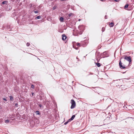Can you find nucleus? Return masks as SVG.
<instances>
[{"mask_svg":"<svg viewBox=\"0 0 134 134\" xmlns=\"http://www.w3.org/2000/svg\"><path fill=\"white\" fill-rule=\"evenodd\" d=\"M103 0H100V1H103Z\"/></svg>","mask_w":134,"mask_h":134,"instance_id":"35","label":"nucleus"},{"mask_svg":"<svg viewBox=\"0 0 134 134\" xmlns=\"http://www.w3.org/2000/svg\"><path fill=\"white\" fill-rule=\"evenodd\" d=\"M129 6V5L128 4H126V5L125 6L124 8L125 9H126V8H127Z\"/></svg>","mask_w":134,"mask_h":134,"instance_id":"14","label":"nucleus"},{"mask_svg":"<svg viewBox=\"0 0 134 134\" xmlns=\"http://www.w3.org/2000/svg\"><path fill=\"white\" fill-rule=\"evenodd\" d=\"M73 47L75 48L76 49H78V47H74V46H73Z\"/></svg>","mask_w":134,"mask_h":134,"instance_id":"24","label":"nucleus"},{"mask_svg":"<svg viewBox=\"0 0 134 134\" xmlns=\"http://www.w3.org/2000/svg\"><path fill=\"white\" fill-rule=\"evenodd\" d=\"M3 100H4L5 101H7V99H6V98H3Z\"/></svg>","mask_w":134,"mask_h":134,"instance_id":"26","label":"nucleus"},{"mask_svg":"<svg viewBox=\"0 0 134 134\" xmlns=\"http://www.w3.org/2000/svg\"><path fill=\"white\" fill-rule=\"evenodd\" d=\"M9 98L10 100L13 101V97L12 96H9Z\"/></svg>","mask_w":134,"mask_h":134,"instance_id":"13","label":"nucleus"},{"mask_svg":"<svg viewBox=\"0 0 134 134\" xmlns=\"http://www.w3.org/2000/svg\"><path fill=\"white\" fill-rule=\"evenodd\" d=\"M71 105L70 108L71 109H73L75 108L76 105L75 102L73 99H71Z\"/></svg>","mask_w":134,"mask_h":134,"instance_id":"4","label":"nucleus"},{"mask_svg":"<svg viewBox=\"0 0 134 134\" xmlns=\"http://www.w3.org/2000/svg\"><path fill=\"white\" fill-rule=\"evenodd\" d=\"M31 87L32 88H34V86L33 85H31Z\"/></svg>","mask_w":134,"mask_h":134,"instance_id":"25","label":"nucleus"},{"mask_svg":"<svg viewBox=\"0 0 134 134\" xmlns=\"http://www.w3.org/2000/svg\"><path fill=\"white\" fill-rule=\"evenodd\" d=\"M66 37L65 34H63L62 35V40H66Z\"/></svg>","mask_w":134,"mask_h":134,"instance_id":"7","label":"nucleus"},{"mask_svg":"<svg viewBox=\"0 0 134 134\" xmlns=\"http://www.w3.org/2000/svg\"><path fill=\"white\" fill-rule=\"evenodd\" d=\"M36 115H39L40 114V112L39 111H36Z\"/></svg>","mask_w":134,"mask_h":134,"instance_id":"15","label":"nucleus"},{"mask_svg":"<svg viewBox=\"0 0 134 134\" xmlns=\"http://www.w3.org/2000/svg\"><path fill=\"white\" fill-rule=\"evenodd\" d=\"M81 20V19H79V20H78V21H80Z\"/></svg>","mask_w":134,"mask_h":134,"instance_id":"34","label":"nucleus"},{"mask_svg":"<svg viewBox=\"0 0 134 134\" xmlns=\"http://www.w3.org/2000/svg\"><path fill=\"white\" fill-rule=\"evenodd\" d=\"M56 6H54L53 8V10H54L56 9Z\"/></svg>","mask_w":134,"mask_h":134,"instance_id":"21","label":"nucleus"},{"mask_svg":"<svg viewBox=\"0 0 134 134\" xmlns=\"http://www.w3.org/2000/svg\"><path fill=\"white\" fill-rule=\"evenodd\" d=\"M105 30V28L104 27H103L102 29V31L103 32H104Z\"/></svg>","mask_w":134,"mask_h":134,"instance_id":"19","label":"nucleus"},{"mask_svg":"<svg viewBox=\"0 0 134 134\" xmlns=\"http://www.w3.org/2000/svg\"><path fill=\"white\" fill-rule=\"evenodd\" d=\"M116 2H118L120 1V0H114Z\"/></svg>","mask_w":134,"mask_h":134,"instance_id":"28","label":"nucleus"},{"mask_svg":"<svg viewBox=\"0 0 134 134\" xmlns=\"http://www.w3.org/2000/svg\"><path fill=\"white\" fill-rule=\"evenodd\" d=\"M6 29L7 30H9V31H10L12 30V28L10 25H7L6 26Z\"/></svg>","mask_w":134,"mask_h":134,"instance_id":"6","label":"nucleus"},{"mask_svg":"<svg viewBox=\"0 0 134 134\" xmlns=\"http://www.w3.org/2000/svg\"><path fill=\"white\" fill-rule=\"evenodd\" d=\"M78 28L79 30V33L81 35L85 29V26L83 25L79 26L78 27Z\"/></svg>","mask_w":134,"mask_h":134,"instance_id":"2","label":"nucleus"},{"mask_svg":"<svg viewBox=\"0 0 134 134\" xmlns=\"http://www.w3.org/2000/svg\"><path fill=\"white\" fill-rule=\"evenodd\" d=\"M59 20L61 22H63V21L64 18L63 17H61L60 18Z\"/></svg>","mask_w":134,"mask_h":134,"instance_id":"11","label":"nucleus"},{"mask_svg":"<svg viewBox=\"0 0 134 134\" xmlns=\"http://www.w3.org/2000/svg\"><path fill=\"white\" fill-rule=\"evenodd\" d=\"M30 44L29 43V42H27V44H26V46H30Z\"/></svg>","mask_w":134,"mask_h":134,"instance_id":"23","label":"nucleus"},{"mask_svg":"<svg viewBox=\"0 0 134 134\" xmlns=\"http://www.w3.org/2000/svg\"><path fill=\"white\" fill-rule=\"evenodd\" d=\"M34 12L35 13H37L38 12L37 11H35Z\"/></svg>","mask_w":134,"mask_h":134,"instance_id":"30","label":"nucleus"},{"mask_svg":"<svg viewBox=\"0 0 134 134\" xmlns=\"http://www.w3.org/2000/svg\"><path fill=\"white\" fill-rule=\"evenodd\" d=\"M73 14L70 13L68 14V16L69 17H71Z\"/></svg>","mask_w":134,"mask_h":134,"instance_id":"20","label":"nucleus"},{"mask_svg":"<svg viewBox=\"0 0 134 134\" xmlns=\"http://www.w3.org/2000/svg\"><path fill=\"white\" fill-rule=\"evenodd\" d=\"M101 56L103 58L108 56L109 54L108 52L107 51L104 52L101 54Z\"/></svg>","mask_w":134,"mask_h":134,"instance_id":"3","label":"nucleus"},{"mask_svg":"<svg viewBox=\"0 0 134 134\" xmlns=\"http://www.w3.org/2000/svg\"><path fill=\"white\" fill-rule=\"evenodd\" d=\"M70 122V121H69V120L65 122L64 123V124L65 125H66L69 122Z\"/></svg>","mask_w":134,"mask_h":134,"instance_id":"18","label":"nucleus"},{"mask_svg":"<svg viewBox=\"0 0 134 134\" xmlns=\"http://www.w3.org/2000/svg\"><path fill=\"white\" fill-rule=\"evenodd\" d=\"M114 23L113 22H111L109 24V26L110 27H113L114 26Z\"/></svg>","mask_w":134,"mask_h":134,"instance_id":"10","label":"nucleus"},{"mask_svg":"<svg viewBox=\"0 0 134 134\" xmlns=\"http://www.w3.org/2000/svg\"><path fill=\"white\" fill-rule=\"evenodd\" d=\"M8 3V2L7 1H3V2H2V4H1V5H2V4H5L6 5H7Z\"/></svg>","mask_w":134,"mask_h":134,"instance_id":"9","label":"nucleus"},{"mask_svg":"<svg viewBox=\"0 0 134 134\" xmlns=\"http://www.w3.org/2000/svg\"><path fill=\"white\" fill-rule=\"evenodd\" d=\"M76 45L77 46H78V47H80V43H77Z\"/></svg>","mask_w":134,"mask_h":134,"instance_id":"22","label":"nucleus"},{"mask_svg":"<svg viewBox=\"0 0 134 134\" xmlns=\"http://www.w3.org/2000/svg\"><path fill=\"white\" fill-rule=\"evenodd\" d=\"M75 115H73L71 118L69 119V121H71L73 120L74 118L75 117Z\"/></svg>","mask_w":134,"mask_h":134,"instance_id":"8","label":"nucleus"},{"mask_svg":"<svg viewBox=\"0 0 134 134\" xmlns=\"http://www.w3.org/2000/svg\"><path fill=\"white\" fill-rule=\"evenodd\" d=\"M125 73V72H124L123 73Z\"/></svg>","mask_w":134,"mask_h":134,"instance_id":"36","label":"nucleus"},{"mask_svg":"<svg viewBox=\"0 0 134 134\" xmlns=\"http://www.w3.org/2000/svg\"><path fill=\"white\" fill-rule=\"evenodd\" d=\"M96 64L98 67H99L100 66V64L99 63H96Z\"/></svg>","mask_w":134,"mask_h":134,"instance_id":"12","label":"nucleus"},{"mask_svg":"<svg viewBox=\"0 0 134 134\" xmlns=\"http://www.w3.org/2000/svg\"><path fill=\"white\" fill-rule=\"evenodd\" d=\"M105 19H107V16L106 15H105Z\"/></svg>","mask_w":134,"mask_h":134,"instance_id":"31","label":"nucleus"},{"mask_svg":"<svg viewBox=\"0 0 134 134\" xmlns=\"http://www.w3.org/2000/svg\"><path fill=\"white\" fill-rule=\"evenodd\" d=\"M98 60V58H97V61L98 62L99 61V60Z\"/></svg>","mask_w":134,"mask_h":134,"instance_id":"33","label":"nucleus"},{"mask_svg":"<svg viewBox=\"0 0 134 134\" xmlns=\"http://www.w3.org/2000/svg\"><path fill=\"white\" fill-rule=\"evenodd\" d=\"M18 104L17 103H16L15 104V106L16 107H18Z\"/></svg>","mask_w":134,"mask_h":134,"instance_id":"27","label":"nucleus"},{"mask_svg":"<svg viewBox=\"0 0 134 134\" xmlns=\"http://www.w3.org/2000/svg\"><path fill=\"white\" fill-rule=\"evenodd\" d=\"M41 16L40 15H39V16H37V17H36L35 18V19H40L41 18Z\"/></svg>","mask_w":134,"mask_h":134,"instance_id":"16","label":"nucleus"},{"mask_svg":"<svg viewBox=\"0 0 134 134\" xmlns=\"http://www.w3.org/2000/svg\"><path fill=\"white\" fill-rule=\"evenodd\" d=\"M123 57L121 58L120 59V62L119 63V66L120 68L121 69H124L126 68L125 66L121 62V59Z\"/></svg>","mask_w":134,"mask_h":134,"instance_id":"1","label":"nucleus"},{"mask_svg":"<svg viewBox=\"0 0 134 134\" xmlns=\"http://www.w3.org/2000/svg\"><path fill=\"white\" fill-rule=\"evenodd\" d=\"M34 94V93H32V96Z\"/></svg>","mask_w":134,"mask_h":134,"instance_id":"32","label":"nucleus"},{"mask_svg":"<svg viewBox=\"0 0 134 134\" xmlns=\"http://www.w3.org/2000/svg\"><path fill=\"white\" fill-rule=\"evenodd\" d=\"M9 122V120H5V122L6 123H8Z\"/></svg>","mask_w":134,"mask_h":134,"instance_id":"17","label":"nucleus"},{"mask_svg":"<svg viewBox=\"0 0 134 134\" xmlns=\"http://www.w3.org/2000/svg\"><path fill=\"white\" fill-rule=\"evenodd\" d=\"M124 59H125L129 61V63L131 62V58L130 56L129 57L126 56L124 57Z\"/></svg>","mask_w":134,"mask_h":134,"instance_id":"5","label":"nucleus"},{"mask_svg":"<svg viewBox=\"0 0 134 134\" xmlns=\"http://www.w3.org/2000/svg\"><path fill=\"white\" fill-rule=\"evenodd\" d=\"M39 106L41 108L42 107V105L41 104H39Z\"/></svg>","mask_w":134,"mask_h":134,"instance_id":"29","label":"nucleus"}]
</instances>
